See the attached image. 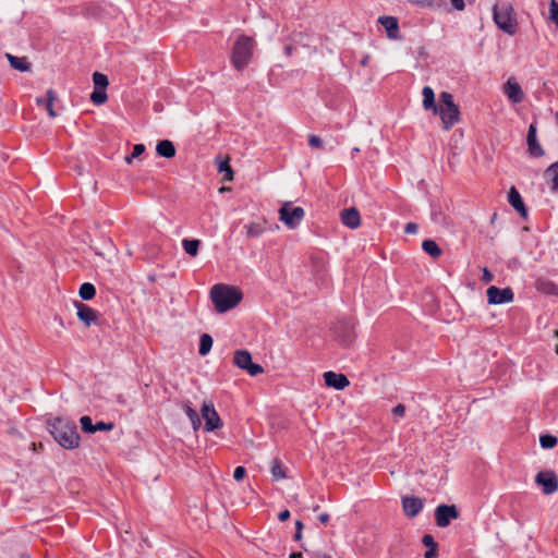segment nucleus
Wrapping results in <instances>:
<instances>
[{
    "label": "nucleus",
    "instance_id": "nucleus-1",
    "mask_svg": "<svg viewBox=\"0 0 558 558\" xmlns=\"http://www.w3.org/2000/svg\"><path fill=\"white\" fill-rule=\"evenodd\" d=\"M210 299L218 313H225L235 307L242 300V293L236 287L218 283L210 289Z\"/></svg>",
    "mask_w": 558,
    "mask_h": 558
},
{
    "label": "nucleus",
    "instance_id": "nucleus-2",
    "mask_svg": "<svg viewBox=\"0 0 558 558\" xmlns=\"http://www.w3.org/2000/svg\"><path fill=\"white\" fill-rule=\"evenodd\" d=\"M50 433L54 440L65 449H74L80 445V436L74 422L56 418L50 424Z\"/></svg>",
    "mask_w": 558,
    "mask_h": 558
},
{
    "label": "nucleus",
    "instance_id": "nucleus-3",
    "mask_svg": "<svg viewBox=\"0 0 558 558\" xmlns=\"http://www.w3.org/2000/svg\"><path fill=\"white\" fill-rule=\"evenodd\" d=\"M254 48L255 41L252 37L246 35H241L238 37L231 52L232 65L238 71H241L247 66L252 59Z\"/></svg>",
    "mask_w": 558,
    "mask_h": 558
},
{
    "label": "nucleus",
    "instance_id": "nucleus-4",
    "mask_svg": "<svg viewBox=\"0 0 558 558\" xmlns=\"http://www.w3.org/2000/svg\"><path fill=\"white\" fill-rule=\"evenodd\" d=\"M493 17L496 25L508 35L517 32L518 23L512 4L508 1H498L493 8Z\"/></svg>",
    "mask_w": 558,
    "mask_h": 558
},
{
    "label": "nucleus",
    "instance_id": "nucleus-5",
    "mask_svg": "<svg viewBox=\"0 0 558 558\" xmlns=\"http://www.w3.org/2000/svg\"><path fill=\"white\" fill-rule=\"evenodd\" d=\"M440 104L435 108L434 114H439L442 126L446 131L450 130L460 121L459 107L453 101V96L448 92H442L439 96Z\"/></svg>",
    "mask_w": 558,
    "mask_h": 558
},
{
    "label": "nucleus",
    "instance_id": "nucleus-6",
    "mask_svg": "<svg viewBox=\"0 0 558 558\" xmlns=\"http://www.w3.org/2000/svg\"><path fill=\"white\" fill-rule=\"evenodd\" d=\"M302 207H292L290 202L284 203L279 209L280 220L290 229L296 228L304 218Z\"/></svg>",
    "mask_w": 558,
    "mask_h": 558
},
{
    "label": "nucleus",
    "instance_id": "nucleus-7",
    "mask_svg": "<svg viewBox=\"0 0 558 558\" xmlns=\"http://www.w3.org/2000/svg\"><path fill=\"white\" fill-rule=\"evenodd\" d=\"M233 363L239 368L246 371L251 376H256L264 372L262 365L253 363L252 355L246 350H236L234 352Z\"/></svg>",
    "mask_w": 558,
    "mask_h": 558
},
{
    "label": "nucleus",
    "instance_id": "nucleus-8",
    "mask_svg": "<svg viewBox=\"0 0 558 558\" xmlns=\"http://www.w3.org/2000/svg\"><path fill=\"white\" fill-rule=\"evenodd\" d=\"M201 413L203 418L205 420V432H213L222 426V422L217 411L215 410L214 403L211 401H205L202 404Z\"/></svg>",
    "mask_w": 558,
    "mask_h": 558
},
{
    "label": "nucleus",
    "instance_id": "nucleus-9",
    "mask_svg": "<svg viewBox=\"0 0 558 558\" xmlns=\"http://www.w3.org/2000/svg\"><path fill=\"white\" fill-rule=\"evenodd\" d=\"M459 518V511L454 505H439L435 509V520L439 527H446L451 520Z\"/></svg>",
    "mask_w": 558,
    "mask_h": 558
},
{
    "label": "nucleus",
    "instance_id": "nucleus-10",
    "mask_svg": "<svg viewBox=\"0 0 558 558\" xmlns=\"http://www.w3.org/2000/svg\"><path fill=\"white\" fill-rule=\"evenodd\" d=\"M487 302L492 305H499L510 303L513 301V291L510 288L499 289L490 286L487 291Z\"/></svg>",
    "mask_w": 558,
    "mask_h": 558
},
{
    "label": "nucleus",
    "instance_id": "nucleus-11",
    "mask_svg": "<svg viewBox=\"0 0 558 558\" xmlns=\"http://www.w3.org/2000/svg\"><path fill=\"white\" fill-rule=\"evenodd\" d=\"M535 482L542 486L545 495L554 494L558 489V478L554 472H538L535 476Z\"/></svg>",
    "mask_w": 558,
    "mask_h": 558
},
{
    "label": "nucleus",
    "instance_id": "nucleus-12",
    "mask_svg": "<svg viewBox=\"0 0 558 558\" xmlns=\"http://www.w3.org/2000/svg\"><path fill=\"white\" fill-rule=\"evenodd\" d=\"M74 306L76 307L78 319L82 320L85 326L89 327L97 322L98 315L94 308L78 301L74 302Z\"/></svg>",
    "mask_w": 558,
    "mask_h": 558
},
{
    "label": "nucleus",
    "instance_id": "nucleus-13",
    "mask_svg": "<svg viewBox=\"0 0 558 558\" xmlns=\"http://www.w3.org/2000/svg\"><path fill=\"white\" fill-rule=\"evenodd\" d=\"M324 380L328 387H332L337 390H343L350 385V381L345 375L335 373L332 371L324 373Z\"/></svg>",
    "mask_w": 558,
    "mask_h": 558
},
{
    "label": "nucleus",
    "instance_id": "nucleus-14",
    "mask_svg": "<svg viewBox=\"0 0 558 558\" xmlns=\"http://www.w3.org/2000/svg\"><path fill=\"white\" fill-rule=\"evenodd\" d=\"M527 151L532 157H541L544 155V150L539 145L536 137V125L531 123L526 136Z\"/></svg>",
    "mask_w": 558,
    "mask_h": 558
},
{
    "label": "nucleus",
    "instance_id": "nucleus-15",
    "mask_svg": "<svg viewBox=\"0 0 558 558\" xmlns=\"http://www.w3.org/2000/svg\"><path fill=\"white\" fill-rule=\"evenodd\" d=\"M402 508L407 517L414 518L423 509V500L417 497L405 496L402 498Z\"/></svg>",
    "mask_w": 558,
    "mask_h": 558
},
{
    "label": "nucleus",
    "instance_id": "nucleus-16",
    "mask_svg": "<svg viewBox=\"0 0 558 558\" xmlns=\"http://www.w3.org/2000/svg\"><path fill=\"white\" fill-rule=\"evenodd\" d=\"M504 92L508 99L513 104H519L524 99V94L521 86L513 78H509L507 81L504 86Z\"/></svg>",
    "mask_w": 558,
    "mask_h": 558
},
{
    "label": "nucleus",
    "instance_id": "nucleus-17",
    "mask_svg": "<svg viewBox=\"0 0 558 558\" xmlns=\"http://www.w3.org/2000/svg\"><path fill=\"white\" fill-rule=\"evenodd\" d=\"M378 23L386 29L387 36L390 39H399V23L397 17L384 15L378 19Z\"/></svg>",
    "mask_w": 558,
    "mask_h": 558
},
{
    "label": "nucleus",
    "instance_id": "nucleus-18",
    "mask_svg": "<svg viewBox=\"0 0 558 558\" xmlns=\"http://www.w3.org/2000/svg\"><path fill=\"white\" fill-rule=\"evenodd\" d=\"M341 221L344 226L356 229L361 225V216L356 208L351 207L342 210Z\"/></svg>",
    "mask_w": 558,
    "mask_h": 558
},
{
    "label": "nucleus",
    "instance_id": "nucleus-19",
    "mask_svg": "<svg viewBox=\"0 0 558 558\" xmlns=\"http://www.w3.org/2000/svg\"><path fill=\"white\" fill-rule=\"evenodd\" d=\"M56 99H57L56 93L52 89H48L46 93V97H38L36 99V104L38 106L45 107V109L47 110L48 116L50 118H56L57 112L53 109V104H54Z\"/></svg>",
    "mask_w": 558,
    "mask_h": 558
},
{
    "label": "nucleus",
    "instance_id": "nucleus-20",
    "mask_svg": "<svg viewBox=\"0 0 558 558\" xmlns=\"http://www.w3.org/2000/svg\"><path fill=\"white\" fill-rule=\"evenodd\" d=\"M508 202L522 216H526V208L523 199L515 187H511L508 193Z\"/></svg>",
    "mask_w": 558,
    "mask_h": 558
},
{
    "label": "nucleus",
    "instance_id": "nucleus-21",
    "mask_svg": "<svg viewBox=\"0 0 558 558\" xmlns=\"http://www.w3.org/2000/svg\"><path fill=\"white\" fill-rule=\"evenodd\" d=\"M156 151L160 157L170 159L175 155V147L171 141L162 140L157 143Z\"/></svg>",
    "mask_w": 558,
    "mask_h": 558
},
{
    "label": "nucleus",
    "instance_id": "nucleus-22",
    "mask_svg": "<svg viewBox=\"0 0 558 558\" xmlns=\"http://www.w3.org/2000/svg\"><path fill=\"white\" fill-rule=\"evenodd\" d=\"M266 220L250 222L244 226L247 238H259L266 231Z\"/></svg>",
    "mask_w": 558,
    "mask_h": 558
},
{
    "label": "nucleus",
    "instance_id": "nucleus-23",
    "mask_svg": "<svg viewBox=\"0 0 558 558\" xmlns=\"http://www.w3.org/2000/svg\"><path fill=\"white\" fill-rule=\"evenodd\" d=\"M535 287L537 291L548 294V295H556L558 294V288L557 286L547 278H538L535 282Z\"/></svg>",
    "mask_w": 558,
    "mask_h": 558
},
{
    "label": "nucleus",
    "instance_id": "nucleus-24",
    "mask_svg": "<svg viewBox=\"0 0 558 558\" xmlns=\"http://www.w3.org/2000/svg\"><path fill=\"white\" fill-rule=\"evenodd\" d=\"M423 95V108L425 110H432L433 113L435 112V108H438V106L435 102V93L432 87L424 86L422 90Z\"/></svg>",
    "mask_w": 558,
    "mask_h": 558
},
{
    "label": "nucleus",
    "instance_id": "nucleus-25",
    "mask_svg": "<svg viewBox=\"0 0 558 558\" xmlns=\"http://www.w3.org/2000/svg\"><path fill=\"white\" fill-rule=\"evenodd\" d=\"M7 59L10 65L17 71L26 72L31 69V64L25 57H15L7 53Z\"/></svg>",
    "mask_w": 558,
    "mask_h": 558
},
{
    "label": "nucleus",
    "instance_id": "nucleus-26",
    "mask_svg": "<svg viewBox=\"0 0 558 558\" xmlns=\"http://www.w3.org/2000/svg\"><path fill=\"white\" fill-rule=\"evenodd\" d=\"M182 408L185 411L187 417L190 418L192 427L195 430L198 429L201 426V418L198 416V413L190 405L189 402H183Z\"/></svg>",
    "mask_w": 558,
    "mask_h": 558
},
{
    "label": "nucleus",
    "instance_id": "nucleus-27",
    "mask_svg": "<svg viewBox=\"0 0 558 558\" xmlns=\"http://www.w3.org/2000/svg\"><path fill=\"white\" fill-rule=\"evenodd\" d=\"M413 5H418L421 8H429L433 10H437L442 8L446 2L444 0H408Z\"/></svg>",
    "mask_w": 558,
    "mask_h": 558
},
{
    "label": "nucleus",
    "instance_id": "nucleus-28",
    "mask_svg": "<svg viewBox=\"0 0 558 558\" xmlns=\"http://www.w3.org/2000/svg\"><path fill=\"white\" fill-rule=\"evenodd\" d=\"M422 248L426 254L430 255L434 258H437L441 255V250L434 240L423 241Z\"/></svg>",
    "mask_w": 558,
    "mask_h": 558
},
{
    "label": "nucleus",
    "instance_id": "nucleus-29",
    "mask_svg": "<svg viewBox=\"0 0 558 558\" xmlns=\"http://www.w3.org/2000/svg\"><path fill=\"white\" fill-rule=\"evenodd\" d=\"M199 244H201L199 240H196V239H192V240L184 239L182 241V246H183L185 253L192 257H195L198 254Z\"/></svg>",
    "mask_w": 558,
    "mask_h": 558
},
{
    "label": "nucleus",
    "instance_id": "nucleus-30",
    "mask_svg": "<svg viewBox=\"0 0 558 558\" xmlns=\"http://www.w3.org/2000/svg\"><path fill=\"white\" fill-rule=\"evenodd\" d=\"M213 347V338L208 333H204L201 336L199 339V347H198V353L202 356H205L209 353Z\"/></svg>",
    "mask_w": 558,
    "mask_h": 558
},
{
    "label": "nucleus",
    "instance_id": "nucleus-31",
    "mask_svg": "<svg viewBox=\"0 0 558 558\" xmlns=\"http://www.w3.org/2000/svg\"><path fill=\"white\" fill-rule=\"evenodd\" d=\"M78 294L83 299V300H92L95 294H96V289L94 287V284L89 283V282H85L83 283L81 287H80V291H78Z\"/></svg>",
    "mask_w": 558,
    "mask_h": 558
},
{
    "label": "nucleus",
    "instance_id": "nucleus-32",
    "mask_svg": "<svg viewBox=\"0 0 558 558\" xmlns=\"http://www.w3.org/2000/svg\"><path fill=\"white\" fill-rule=\"evenodd\" d=\"M93 82L95 85V89H106L109 84L107 75L100 72H95L93 74Z\"/></svg>",
    "mask_w": 558,
    "mask_h": 558
},
{
    "label": "nucleus",
    "instance_id": "nucleus-33",
    "mask_svg": "<svg viewBox=\"0 0 558 558\" xmlns=\"http://www.w3.org/2000/svg\"><path fill=\"white\" fill-rule=\"evenodd\" d=\"M107 93L106 89H94V92L90 95V100L95 105H102L107 101Z\"/></svg>",
    "mask_w": 558,
    "mask_h": 558
},
{
    "label": "nucleus",
    "instance_id": "nucleus-34",
    "mask_svg": "<svg viewBox=\"0 0 558 558\" xmlns=\"http://www.w3.org/2000/svg\"><path fill=\"white\" fill-rule=\"evenodd\" d=\"M271 474L276 480L286 478V472L279 460H274L271 463Z\"/></svg>",
    "mask_w": 558,
    "mask_h": 558
},
{
    "label": "nucleus",
    "instance_id": "nucleus-35",
    "mask_svg": "<svg viewBox=\"0 0 558 558\" xmlns=\"http://www.w3.org/2000/svg\"><path fill=\"white\" fill-rule=\"evenodd\" d=\"M218 172L225 173L226 181H231L233 179V171H232L228 160H223L219 163Z\"/></svg>",
    "mask_w": 558,
    "mask_h": 558
},
{
    "label": "nucleus",
    "instance_id": "nucleus-36",
    "mask_svg": "<svg viewBox=\"0 0 558 558\" xmlns=\"http://www.w3.org/2000/svg\"><path fill=\"white\" fill-rule=\"evenodd\" d=\"M539 444L544 449H550L557 445V438L553 435H543L539 437Z\"/></svg>",
    "mask_w": 558,
    "mask_h": 558
},
{
    "label": "nucleus",
    "instance_id": "nucleus-37",
    "mask_svg": "<svg viewBox=\"0 0 558 558\" xmlns=\"http://www.w3.org/2000/svg\"><path fill=\"white\" fill-rule=\"evenodd\" d=\"M547 172L553 174L551 190L558 192V162L550 165L547 168Z\"/></svg>",
    "mask_w": 558,
    "mask_h": 558
},
{
    "label": "nucleus",
    "instance_id": "nucleus-38",
    "mask_svg": "<svg viewBox=\"0 0 558 558\" xmlns=\"http://www.w3.org/2000/svg\"><path fill=\"white\" fill-rule=\"evenodd\" d=\"M144 151H145V145H143V144L134 145L132 154L130 156L125 157V159H124L125 162L130 165L133 159L140 157Z\"/></svg>",
    "mask_w": 558,
    "mask_h": 558
},
{
    "label": "nucleus",
    "instance_id": "nucleus-39",
    "mask_svg": "<svg viewBox=\"0 0 558 558\" xmlns=\"http://www.w3.org/2000/svg\"><path fill=\"white\" fill-rule=\"evenodd\" d=\"M80 423H81V427H82L83 432L89 433V434L94 433L95 424H93V421L89 416H87V415L82 416L80 420Z\"/></svg>",
    "mask_w": 558,
    "mask_h": 558
},
{
    "label": "nucleus",
    "instance_id": "nucleus-40",
    "mask_svg": "<svg viewBox=\"0 0 558 558\" xmlns=\"http://www.w3.org/2000/svg\"><path fill=\"white\" fill-rule=\"evenodd\" d=\"M549 15L550 20H553L556 27L558 28V2L556 0H550Z\"/></svg>",
    "mask_w": 558,
    "mask_h": 558
},
{
    "label": "nucleus",
    "instance_id": "nucleus-41",
    "mask_svg": "<svg viewBox=\"0 0 558 558\" xmlns=\"http://www.w3.org/2000/svg\"><path fill=\"white\" fill-rule=\"evenodd\" d=\"M112 428V423L97 422L94 427V433L98 430H111Z\"/></svg>",
    "mask_w": 558,
    "mask_h": 558
},
{
    "label": "nucleus",
    "instance_id": "nucleus-42",
    "mask_svg": "<svg viewBox=\"0 0 558 558\" xmlns=\"http://www.w3.org/2000/svg\"><path fill=\"white\" fill-rule=\"evenodd\" d=\"M246 475V470L245 468L243 466H236L234 472H233V477L235 481H241L245 477Z\"/></svg>",
    "mask_w": 558,
    "mask_h": 558
},
{
    "label": "nucleus",
    "instance_id": "nucleus-43",
    "mask_svg": "<svg viewBox=\"0 0 558 558\" xmlns=\"http://www.w3.org/2000/svg\"><path fill=\"white\" fill-rule=\"evenodd\" d=\"M422 542L428 548L437 547V544L435 543L434 537L429 534H425L422 538Z\"/></svg>",
    "mask_w": 558,
    "mask_h": 558
},
{
    "label": "nucleus",
    "instance_id": "nucleus-44",
    "mask_svg": "<svg viewBox=\"0 0 558 558\" xmlns=\"http://www.w3.org/2000/svg\"><path fill=\"white\" fill-rule=\"evenodd\" d=\"M308 144L312 146V147H316V148H319L322 147L323 145V141L319 136L317 135H311L310 138H308Z\"/></svg>",
    "mask_w": 558,
    "mask_h": 558
},
{
    "label": "nucleus",
    "instance_id": "nucleus-45",
    "mask_svg": "<svg viewBox=\"0 0 558 558\" xmlns=\"http://www.w3.org/2000/svg\"><path fill=\"white\" fill-rule=\"evenodd\" d=\"M418 230V227L414 222H408L404 227V232L408 234H415Z\"/></svg>",
    "mask_w": 558,
    "mask_h": 558
},
{
    "label": "nucleus",
    "instance_id": "nucleus-46",
    "mask_svg": "<svg viewBox=\"0 0 558 558\" xmlns=\"http://www.w3.org/2000/svg\"><path fill=\"white\" fill-rule=\"evenodd\" d=\"M392 413L396 415V416H400L402 417L405 413V407L401 403L397 404L393 409H392Z\"/></svg>",
    "mask_w": 558,
    "mask_h": 558
},
{
    "label": "nucleus",
    "instance_id": "nucleus-47",
    "mask_svg": "<svg viewBox=\"0 0 558 558\" xmlns=\"http://www.w3.org/2000/svg\"><path fill=\"white\" fill-rule=\"evenodd\" d=\"M450 3L454 10L462 11L465 7L464 0H450Z\"/></svg>",
    "mask_w": 558,
    "mask_h": 558
},
{
    "label": "nucleus",
    "instance_id": "nucleus-48",
    "mask_svg": "<svg viewBox=\"0 0 558 558\" xmlns=\"http://www.w3.org/2000/svg\"><path fill=\"white\" fill-rule=\"evenodd\" d=\"M494 279V276L493 274L485 267L483 268V275H482V280L485 282V283H488L490 282L492 280Z\"/></svg>",
    "mask_w": 558,
    "mask_h": 558
},
{
    "label": "nucleus",
    "instance_id": "nucleus-49",
    "mask_svg": "<svg viewBox=\"0 0 558 558\" xmlns=\"http://www.w3.org/2000/svg\"><path fill=\"white\" fill-rule=\"evenodd\" d=\"M436 556H437V547L428 548L424 554V558H436Z\"/></svg>",
    "mask_w": 558,
    "mask_h": 558
},
{
    "label": "nucleus",
    "instance_id": "nucleus-50",
    "mask_svg": "<svg viewBox=\"0 0 558 558\" xmlns=\"http://www.w3.org/2000/svg\"><path fill=\"white\" fill-rule=\"evenodd\" d=\"M290 518V511L289 510H283L281 512H279L278 514V519L281 521V522H284L287 521L288 519Z\"/></svg>",
    "mask_w": 558,
    "mask_h": 558
},
{
    "label": "nucleus",
    "instance_id": "nucleus-51",
    "mask_svg": "<svg viewBox=\"0 0 558 558\" xmlns=\"http://www.w3.org/2000/svg\"><path fill=\"white\" fill-rule=\"evenodd\" d=\"M432 218L435 222H440L441 220V213L434 210L432 214Z\"/></svg>",
    "mask_w": 558,
    "mask_h": 558
},
{
    "label": "nucleus",
    "instance_id": "nucleus-52",
    "mask_svg": "<svg viewBox=\"0 0 558 558\" xmlns=\"http://www.w3.org/2000/svg\"><path fill=\"white\" fill-rule=\"evenodd\" d=\"M318 520L322 523L326 524L329 521V514L328 513H322V514L318 515Z\"/></svg>",
    "mask_w": 558,
    "mask_h": 558
},
{
    "label": "nucleus",
    "instance_id": "nucleus-53",
    "mask_svg": "<svg viewBox=\"0 0 558 558\" xmlns=\"http://www.w3.org/2000/svg\"><path fill=\"white\" fill-rule=\"evenodd\" d=\"M302 531H295L293 538L294 541L300 542L302 539Z\"/></svg>",
    "mask_w": 558,
    "mask_h": 558
},
{
    "label": "nucleus",
    "instance_id": "nucleus-54",
    "mask_svg": "<svg viewBox=\"0 0 558 558\" xmlns=\"http://www.w3.org/2000/svg\"><path fill=\"white\" fill-rule=\"evenodd\" d=\"M303 530V523L302 521L298 520L295 522V531H302Z\"/></svg>",
    "mask_w": 558,
    "mask_h": 558
},
{
    "label": "nucleus",
    "instance_id": "nucleus-55",
    "mask_svg": "<svg viewBox=\"0 0 558 558\" xmlns=\"http://www.w3.org/2000/svg\"><path fill=\"white\" fill-rule=\"evenodd\" d=\"M290 558H303V557H302V554H300V553H292L290 555Z\"/></svg>",
    "mask_w": 558,
    "mask_h": 558
},
{
    "label": "nucleus",
    "instance_id": "nucleus-56",
    "mask_svg": "<svg viewBox=\"0 0 558 558\" xmlns=\"http://www.w3.org/2000/svg\"><path fill=\"white\" fill-rule=\"evenodd\" d=\"M20 558H32V557L29 555H27V554H21Z\"/></svg>",
    "mask_w": 558,
    "mask_h": 558
},
{
    "label": "nucleus",
    "instance_id": "nucleus-57",
    "mask_svg": "<svg viewBox=\"0 0 558 558\" xmlns=\"http://www.w3.org/2000/svg\"><path fill=\"white\" fill-rule=\"evenodd\" d=\"M366 63H367V59L365 58V59L362 60V64L366 65Z\"/></svg>",
    "mask_w": 558,
    "mask_h": 558
},
{
    "label": "nucleus",
    "instance_id": "nucleus-58",
    "mask_svg": "<svg viewBox=\"0 0 558 558\" xmlns=\"http://www.w3.org/2000/svg\"><path fill=\"white\" fill-rule=\"evenodd\" d=\"M555 117H556V121L558 123V111L556 112Z\"/></svg>",
    "mask_w": 558,
    "mask_h": 558
},
{
    "label": "nucleus",
    "instance_id": "nucleus-59",
    "mask_svg": "<svg viewBox=\"0 0 558 558\" xmlns=\"http://www.w3.org/2000/svg\"><path fill=\"white\" fill-rule=\"evenodd\" d=\"M353 151H354V153H359V151H360V149L355 147V148L353 149Z\"/></svg>",
    "mask_w": 558,
    "mask_h": 558
},
{
    "label": "nucleus",
    "instance_id": "nucleus-60",
    "mask_svg": "<svg viewBox=\"0 0 558 558\" xmlns=\"http://www.w3.org/2000/svg\"><path fill=\"white\" fill-rule=\"evenodd\" d=\"M555 351H556V353L558 354V344L556 345V350H555Z\"/></svg>",
    "mask_w": 558,
    "mask_h": 558
},
{
    "label": "nucleus",
    "instance_id": "nucleus-61",
    "mask_svg": "<svg viewBox=\"0 0 558 558\" xmlns=\"http://www.w3.org/2000/svg\"><path fill=\"white\" fill-rule=\"evenodd\" d=\"M556 336L558 337V330L556 331Z\"/></svg>",
    "mask_w": 558,
    "mask_h": 558
}]
</instances>
